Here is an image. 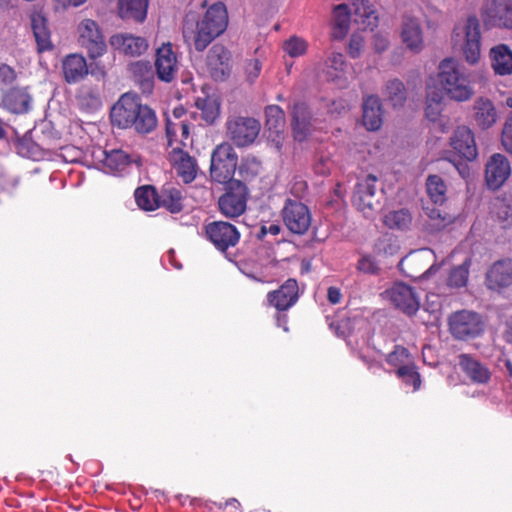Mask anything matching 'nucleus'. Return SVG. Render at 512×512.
Wrapping results in <instances>:
<instances>
[{
    "label": "nucleus",
    "instance_id": "20e7f679",
    "mask_svg": "<svg viewBox=\"0 0 512 512\" xmlns=\"http://www.w3.org/2000/svg\"><path fill=\"white\" fill-rule=\"evenodd\" d=\"M238 165V155L228 142L218 144L211 153L209 173L211 180L224 184L233 178Z\"/></svg>",
    "mask_w": 512,
    "mask_h": 512
},
{
    "label": "nucleus",
    "instance_id": "412c9836",
    "mask_svg": "<svg viewBox=\"0 0 512 512\" xmlns=\"http://www.w3.org/2000/svg\"><path fill=\"white\" fill-rule=\"evenodd\" d=\"M401 39L406 48L413 53H420L424 49V33L419 19L411 16L403 17Z\"/></svg>",
    "mask_w": 512,
    "mask_h": 512
},
{
    "label": "nucleus",
    "instance_id": "680f3d73",
    "mask_svg": "<svg viewBox=\"0 0 512 512\" xmlns=\"http://www.w3.org/2000/svg\"><path fill=\"white\" fill-rule=\"evenodd\" d=\"M425 214L431 219V220H437L439 221V224L444 226L446 221V216L442 214V211L439 208H430L429 206L423 207Z\"/></svg>",
    "mask_w": 512,
    "mask_h": 512
},
{
    "label": "nucleus",
    "instance_id": "bf43d9fd",
    "mask_svg": "<svg viewBox=\"0 0 512 512\" xmlns=\"http://www.w3.org/2000/svg\"><path fill=\"white\" fill-rule=\"evenodd\" d=\"M443 101V91L437 89L436 87H427V96H426V103H432L442 106Z\"/></svg>",
    "mask_w": 512,
    "mask_h": 512
},
{
    "label": "nucleus",
    "instance_id": "774afa93",
    "mask_svg": "<svg viewBox=\"0 0 512 512\" xmlns=\"http://www.w3.org/2000/svg\"><path fill=\"white\" fill-rule=\"evenodd\" d=\"M388 40L382 36H375L374 45L377 52H382L388 48Z\"/></svg>",
    "mask_w": 512,
    "mask_h": 512
},
{
    "label": "nucleus",
    "instance_id": "423d86ee",
    "mask_svg": "<svg viewBox=\"0 0 512 512\" xmlns=\"http://www.w3.org/2000/svg\"><path fill=\"white\" fill-rule=\"evenodd\" d=\"M225 126L229 139L238 147L252 144L261 129V124L257 119L240 115L229 116Z\"/></svg>",
    "mask_w": 512,
    "mask_h": 512
},
{
    "label": "nucleus",
    "instance_id": "7ed1b4c3",
    "mask_svg": "<svg viewBox=\"0 0 512 512\" xmlns=\"http://www.w3.org/2000/svg\"><path fill=\"white\" fill-rule=\"evenodd\" d=\"M438 81L446 95L455 101L464 102L473 95L468 75L463 71L459 64L447 58L441 61L439 65Z\"/></svg>",
    "mask_w": 512,
    "mask_h": 512
},
{
    "label": "nucleus",
    "instance_id": "9b49d317",
    "mask_svg": "<svg viewBox=\"0 0 512 512\" xmlns=\"http://www.w3.org/2000/svg\"><path fill=\"white\" fill-rule=\"evenodd\" d=\"M208 240L221 252L235 247L240 241V232L235 225L226 221H213L204 226Z\"/></svg>",
    "mask_w": 512,
    "mask_h": 512
},
{
    "label": "nucleus",
    "instance_id": "4be33fe9",
    "mask_svg": "<svg viewBox=\"0 0 512 512\" xmlns=\"http://www.w3.org/2000/svg\"><path fill=\"white\" fill-rule=\"evenodd\" d=\"M483 13L494 25L512 28V0H486Z\"/></svg>",
    "mask_w": 512,
    "mask_h": 512
},
{
    "label": "nucleus",
    "instance_id": "0e129e2a",
    "mask_svg": "<svg viewBox=\"0 0 512 512\" xmlns=\"http://www.w3.org/2000/svg\"><path fill=\"white\" fill-rule=\"evenodd\" d=\"M497 215L503 221L512 223V209L507 207L505 204L500 203L497 207Z\"/></svg>",
    "mask_w": 512,
    "mask_h": 512
},
{
    "label": "nucleus",
    "instance_id": "4c0bfd02",
    "mask_svg": "<svg viewBox=\"0 0 512 512\" xmlns=\"http://www.w3.org/2000/svg\"><path fill=\"white\" fill-rule=\"evenodd\" d=\"M426 192L431 202L442 206L447 200V186L438 175H429L426 180Z\"/></svg>",
    "mask_w": 512,
    "mask_h": 512
},
{
    "label": "nucleus",
    "instance_id": "79ce46f5",
    "mask_svg": "<svg viewBox=\"0 0 512 512\" xmlns=\"http://www.w3.org/2000/svg\"><path fill=\"white\" fill-rule=\"evenodd\" d=\"M351 11L346 4H339L333 10L334 36L344 37L349 30Z\"/></svg>",
    "mask_w": 512,
    "mask_h": 512
},
{
    "label": "nucleus",
    "instance_id": "bb28decb",
    "mask_svg": "<svg viewBox=\"0 0 512 512\" xmlns=\"http://www.w3.org/2000/svg\"><path fill=\"white\" fill-rule=\"evenodd\" d=\"M183 200L182 189L171 183L163 185L159 192V207H164L172 214L180 213L183 210Z\"/></svg>",
    "mask_w": 512,
    "mask_h": 512
},
{
    "label": "nucleus",
    "instance_id": "5701e85b",
    "mask_svg": "<svg viewBox=\"0 0 512 512\" xmlns=\"http://www.w3.org/2000/svg\"><path fill=\"white\" fill-rule=\"evenodd\" d=\"M291 114L294 138L303 141L311 131V112L304 102H297L293 105Z\"/></svg>",
    "mask_w": 512,
    "mask_h": 512
},
{
    "label": "nucleus",
    "instance_id": "aec40b11",
    "mask_svg": "<svg viewBox=\"0 0 512 512\" xmlns=\"http://www.w3.org/2000/svg\"><path fill=\"white\" fill-rule=\"evenodd\" d=\"M464 30L465 43L463 45V54L467 62L474 64L479 60L481 53V30L477 17H468Z\"/></svg>",
    "mask_w": 512,
    "mask_h": 512
},
{
    "label": "nucleus",
    "instance_id": "69168bd1",
    "mask_svg": "<svg viewBox=\"0 0 512 512\" xmlns=\"http://www.w3.org/2000/svg\"><path fill=\"white\" fill-rule=\"evenodd\" d=\"M327 298L331 304H338L342 298L340 289L334 286L329 287L327 291Z\"/></svg>",
    "mask_w": 512,
    "mask_h": 512
},
{
    "label": "nucleus",
    "instance_id": "e2e57ef3",
    "mask_svg": "<svg viewBox=\"0 0 512 512\" xmlns=\"http://www.w3.org/2000/svg\"><path fill=\"white\" fill-rule=\"evenodd\" d=\"M442 106L426 103L425 116L430 121H436L441 113Z\"/></svg>",
    "mask_w": 512,
    "mask_h": 512
},
{
    "label": "nucleus",
    "instance_id": "1a4fd4ad",
    "mask_svg": "<svg viewBox=\"0 0 512 512\" xmlns=\"http://www.w3.org/2000/svg\"><path fill=\"white\" fill-rule=\"evenodd\" d=\"M285 227L293 234L303 235L311 226L312 215L307 205L299 200L288 198L281 210Z\"/></svg>",
    "mask_w": 512,
    "mask_h": 512
},
{
    "label": "nucleus",
    "instance_id": "f03ea898",
    "mask_svg": "<svg viewBox=\"0 0 512 512\" xmlns=\"http://www.w3.org/2000/svg\"><path fill=\"white\" fill-rule=\"evenodd\" d=\"M110 119L113 126L121 129H134L138 134H149L157 127L155 111L143 104L134 93H124L112 106Z\"/></svg>",
    "mask_w": 512,
    "mask_h": 512
},
{
    "label": "nucleus",
    "instance_id": "f704fd0d",
    "mask_svg": "<svg viewBox=\"0 0 512 512\" xmlns=\"http://www.w3.org/2000/svg\"><path fill=\"white\" fill-rule=\"evenodd\" d=\"M81 110L94 112L102 106L100 92L97 86L82 85L76 95Z\"/></svg>",
    "mask_w": 512,
    "mask_h": 512
},
{
    "label": "nucleus",
    "instance_id": "2f4dec72",
    "mask_svg": "<svg viewBox=\"0 0 512 512\" xmlns=\"http://www.w3.org/2000/svg\"><path fill=\"white\" fill-rule=\"evenodd\" d=\"M147 9L148 0H118V14L123 20L143 22Z\"/></svg>",
    "mask_w": 512,
    "mask_h": 512
},
{
    "label": "nucleus",
    "instance_id": "6e6d98bb",
    "mask_svg": "<svg viewBox=\"0 0 512 512\" xmlns=\"http://www.w3.org/2000/svg\"><path fill=\"white\" fill-rule=\"evenodd\" d=\"M501 141L506 151L512 153V116H508L505 122Z\"/></svg>",
    "mask_w": 512,
    "mask_h": 512
},
{
    "label": "nucleus",
    "instance_id": "052dcab7",
    "mask_svg": "<svg viewBox=\"0 0 512 512\" xmlns=\"http://www.w3.org/2000/svg\"><path fill=\"white\" fill-rule=\"evenodd\" d=\"M217 507L218 509L223 510V512H242L241 504L235 498H230L225 503L218 504Z\"/></svg>",
    "mask_w": 512,
    "mask_h": 512
},
{
    "label": "nucleus",
    "instance_id": "8fccbe9b",
    "mask_svg": "<svg viewBox=\"0 0 512 512\" xmlns=\"http://www.w3.org/2000/svg\"><path fill=\"white\" fill-rule=\"evenodd\" d=\"M260 166V162L255 158H245L238 167V173L243 180L249 181L259 174Z\"/></svg>",
    "mask_w": 512,
    "mask_h": 512
},
{
    "label": "nucleus",
    "instance_id": "cd10ccee",
    "mask_svg": "<svg viewBox=\"0 0 512 512\" xmlns=\"http://www.w3.org/2000/svg\"><path fill=\"white\" fill-rule=\"evenodd\" d=\"M491 67L495 74H512V50L506 44H499L490 50Z\"/></svg>",
    "mask_w": 512,
    "mask_h": 512
},
{
    "label": "nucleus",
    "instance_id": "b1692460",
    "mask_svg": "<svg viewBox=\"0 0 512 512\" xmlns=\"http://www.w3.org/2000/svg\"><path fill=\"white\" fill-rule=\"evenodd\" d=\"M30 18L31 28L35 37L38 51L44 52L52 50L53 43L51 41V32L44 14L40 11H36L32 13Z\"/></svg>",
    "mask_w": 512,
    "mask_h": 512
},
{
    "label": "nucleus",
    "instance_id": "f257e3e1",
    "mask_svg": "<svg viewBox=\"0 0 512 512\" xmlns=\"http://www.w3.org/2000/svg\"><path fill=\"white\" fill-rule=\"evenodd\" d=\"M228 23L226 6L216 2L206 10L202 18L196 12H188L183 19L182 35L184 41L193 44L197 52H203L226 31Z\"/></svg>",
    "mask_w": 512,
    "mask_h": 512
},
{
    "label": "nucleus",
    "instance_id": "58836bf2",
    "mask_svg": "<svg viewBox=\"0 0 512 512\" xmlns=\"http://www.w3.org/2000/svg\"><path fill=\"white\" fill-rule=\"evenodd\" d=\"M383 223L389 229L406 230L412 224V215L406 208L391 210L384 215Z\"/></svg>",
    "mask_w": 512,
    "mask_h": 512
},
{
    "label": "nucleus",
    "instance_id": "ddd939ff",
    "mask_svg": "<svg viewBox=\"0 0 512 512\" xmlns=\"http://www.w3.org/2000/svg\"><path fill=\"white\" fill-rule=\"evenodd\" d=\"M395 308L408 316L419 310L420 301L413 287L405 283H396L386 291Z\"/></svg>",
    "mask_w": 512,
    "mask_h": 512
},
{
    "label": "nucleus",
    "instance_id": "72a5a7b5",
    "mask_svg": "<svg viewBox=\"0 0 512 512\" xmlns=\"http://www.w3.org/2000/svg\"><path fill=\"white\" fill-rule=\"evenodd\" d=\"M118 44L121 51L129 56H140L148 49V41L144 37L125 34L116 36L112 42Z\"/></svg>",
    "mask_w": 512,
    "mask_h": 512
},
{
    "label": "nucleus",
    "instance_id": "338daca9",
    "mask_svg": "<svg viewBox=\"0 0 512 512\" xmlns=\"http://www.w3.org/2000/svg\"><path fill=\"white\" fill-rule=\"evenodd\" d=\"M280 231H281V228L278 224H271L268 227L262 226L261 230H260L259 237L261 238L264 235H266L267 233L276 236L280 233Z\"/></svg>",
    "mask_w": 512,
    "mask_h": 512
},
{
    "label": "nucleus",
    "instance_id": "f3484780",
    "mask_svg": "<svg viewBox=\"0 0 512 512\" xmlns=\"http://www.w3.org/2000/svg\"><path fill=\"white\" fill-rule=\"evenodd\" d=\"M453 152L461 159L473 161L478 155L474 133L467 126H459L450 138Z\"/></svg>",
    "mask_w": 512,
    "mask_h": 512
},
{
    "label": "nucleus",
    "instance_id": "c03bdc74",
    "mask_svg": "<svg viewBox=\"0 0 512 512\" xmlns=\"http://www.w3.org/2000/svg\"><path fill=\"white\" fill-rule=\"evenodd\" d=\"M130 163L131 159L129 154L123 150H112L110 152H106V156L104 158L105 167L115 173L124 171Z\"/></svg>",
    "mask_w": 512,
    "mask_h": 512
},
{
    "label": "nucleus",
    "instance_id": "0eeeda50",
    "mask_svg": "<svg viewBox=\"0 0 512 512\" xmlns=\"http://www.w3.org/2000/svg\"><path fill=\"white\" fill-rule=\"evenodd\" d=\"M376 176L369 174L359 179L352 197L353 205L361 211L364 216L371 217L380 208L381 197L377 195Z\"/></svg>",
    "mask_w": 512,
    "mask_h": 512
},
{
    "label": "nucleus",
    "instance_id": "864d4df0",
    "mask_svg": "<svg viewBox=\"0 0 512 512\" xmlns=\"http://www.w3.org/2000/svg\"><path fill=\"white\" fill-rule=\"evenodd\" d=\"M261 69L262 64L258 59L254 58L247 60L244 67L247 81L253 83L259 77Z\"/></svg>",
    "mask_w": 512,
    "mask_h": 512
},
{
    "label": "nucleus",
    "instance_id": "f8f14e48",
    "mask_svg": "<svg viewBox=\"0 0 512 512\" xmlns=\"http://www.w3.org/2000/svg\"><path fill=\"white\" fill-rule=\"evenodd\" d=\"M78 41L84 47L90 58L96 59L106 51L104 36L96 21L84 19L78 25Z\"/></svg>",
    "mask_w": 512,
    "mask_h": 512
},
{
    "label": "nucleus",
    "instance_id": "c9c22d12",
    "mask_svg": "<svg viewBox=\"0 0 512 512\" xmlns=\"http://www.w3.org/2000/svg\"><path fill=\"white\" fill-rule=\"evenodd\" d=\"M130 72L134 80L140 84L143 92H151L153 89V70L148 61H136L130 65Z\"/></svg>",
    "mask_w": 512,
    "mask_h": 512
},
{
    "label": "nucleus",
    "instance_id": "a211bd4d",
    "mask_svg": "<svg viewBox=\"0 0 512 512\" xmlns=\"http://www.w3.org/2000/svg\"><path fill=\"white\" fill-rule=\"evenodd\" d=\"M299 298V287L295 279H287L278 289L267 294V301L277 311L283 312L291 308Z\"/></svg>",
    "mask_w": 512,
    "mask_h": 512
},
{
    "label": "nucleus",
    "instance_id": "603ef678",
    "mask_svg": "<svg viewBox=\"0 0 512 512\" xmlns=\"http://www.w3.org/2000/svg\"><path fill=\"white\" fill-rule=\"evenodd\" d=\"M410 353L407 348L401 345H396L394 350L386 356V362L395 367L406 365L409 360Z\"/></svg>",
    "mask_w": 512,
    "mask_h": 512
},
{
    "label": "nucleus",
    "instance_id": "c85d7f7f",
    "mask_svg": "<svg viewBox=\"0 0 512 512\" xmlns=\"http://www.w3.org/2000/svg\"><path fill=\"white\" fill-rule=\"evenodd\" d=\"M354 21L361 26V29L373 30L378 23V16L369 0L353 1Z\"/></svg>",
    "mask_w": 512,
    "mask_h": 512
},
{
    "label": "nucleus",
    "instance_id": "473e14b6",
    "mask_svg": "<svg viewBox=\"0 0 512 512\" xmlns=\"http://www.w3.org/2000/svg\"><path fill=\"white\" fill-rule=\"evenodd\" d=\"M4 107L12 113H24L29 109L30 95L24 88L12 87L2 98Z\"/></svg>",
    "mask_w": 512,
    "mask_h": 512
},
{
    "label": "nucleus",
    "instance_id": "9d476101",
    "mask_svg": "<svg viewBox=\"0 0 512 512\" xmlns=\"http://www.w3.org/2000/svg\"><path fill=\"white\" fill-rule=\"evenodd\" d=\"M205 64L207 72L214 81H225L232 73V53L223 44L216 43L209 49Z\"/></svg>",
    "mask_w": 512,
    "mask_h": 512
},
{
    "label": "nucleus",
    "instance_id": "4468645a",
    "mask_svg": "<svg viewBox=\"0 0 512 512\" xmlns=\"http://www.w3.org/2000/svg\"><path fill=\"white\" fill-rule=\"evenodd\" d=\"M155 69L157 77L163 82L170 83L176 78L179 62L170 42L163 43L156 50Z\"/></svg>",
    "mask_w": 512,
    "mask_h": 512
},
{
    "label": "nucleus",
    "instance_id": "dca6fc26",
    "mask_svg": "<svg viewBox=\"0 0 512 512\" xmlns=\"http://www.w3.org/2000/svg\"><path fill=\"white\" fill-rule=\"evenodd\" d=\"M486 286L489 290L501 292L512 286V259L494 262L486 273Z\"/></svg>",
    "mask_w": 512,
    "mask_h": 512
},
{
    "label": "nucleus",
    "instance_id": "a18cd8bd",
    "mask_svg": "<svg viewBox=\"0 0 512 512\" xmlns=\"http://www.w3.org/2000/svg\"><path fill=\"white\" fill-rule=\"evenodd\" d=\"M346 63L342 53H332L327 61L326 74L328 79L333 82L342 80L345 74Z\"/></svg>",
    "mask_w": 512,
    "mask_h": 512
},
{
    "label": "nucleus",
    "instance_id": "37998d69",
    "mask_svg": "<svg viewBox=\"0 0 512 512\" xmlns=\"http://www.w3.org/2000/svg\"><path fill=\"white\" fill-rule=\"evenodd\" d=\"M267 129L275 134H279L285 125V113L278 105H269L265 109Z\"/></svg>",
    "mask_w": 512,
    "mask_h": 512
},
{
    "label": "nucleus",
    "instance_id": "5fc2aeb1",
    "mask_svg": "<svg viewBox=\"0 0 512 512\" xmlns=\"http://www.w3.org/2000/svg\"><path fill=\"white\" fill-rule=\"evenodd\" d=\"M17 79L16 71L5 63H0V83L11 85Z\"/></svg>",
    "mask_w": 512,
    "mask_h": 512
},
{
    "label": "nucleus",
    "instance_id": "a878e982",
    "mask_svg": "<svg viewBox=\"0 0 512 512\" xmlns=\"http://www.w3.org/2000/svg\"><path fill=\"white\" fill-rule=\"evenodd\" d=\"M459 365L465 375L475 383H487L491 377L489 369L468 354L459 356Z\"/></svg>",
    "mask_w": 512,
    "mask_h": 512
},
{
    "label": "nucleus",
    "instance_id": "13d9d810",
    "mask_svg": "<svg viewBox=\"0 0 512 512\" xmlns=\"http://www.w3.org/2000/svg\"><path fill=\"white\" fill-rule=\"evenodd\" d=\"M358 269L368 274H377L379 268L371 257L364 256L358 262Z\"/></svg>",
    "mask_w": 512,
    "mask_h": 512
},
{
    "label": "nucleus",
    "instance_id": "e433bc0d",
    "mask_svg": "<svg viewBox=\"0 0 512 512\" xmlns=\"http://www.w3.org/2000/svg\"><path fill=\"white\" fill-rule=\"evenodd\" d=\"M138 207L145 211L159 208V192L152 185L138 187L134 193Z\"/></svg>",
    "mask_w": 512,
    "mask_h": 512
},
{
    "label": "nucleus",
    "instance_id": "6ab92c4d",
    "mask_svg": "<svg viewBox=\"0 0 512 512\" xmlns=\"http://www.w3.org/2000/svg\"><path fill=\"white\" fill-rule=\"evenodd\" d=\"M511 172L508 159L499 153L493 154L486 164L485 180L490 189L500 188Z\"/></svg>",
    "mask_w": 512,
    "mask_h": 512
},
{
    "label": "nucleus",
    "instance_id": "2eb2a0df",
    "mask_svg": "<svg viewBox=\"0 0 512 512\" xmlns=\"http://www.w3.org/2000/svg\"><path fill=\"white\" fill-rule=\"evenodd\" d=\"M168 160L177 176L185 183L193 182L198 173L196 159L180 146L172 147L168 152Z\"/></svg>",
    "mask_w": 512,
    "mask_h": 512
},
{
    "label": "nucleus",
    "instance_id": "393cba45",
    "mask_svg": "<svg viewBox=\"0 0 512 512\" xmlns=\"http://www.w3.org/2000/svg\"><path fill=\"white\" fill-rule=\"evenodd\" d=\"M362 120L370 131H376L382 126L383 111L379 97L371 95L364 99Z\"/></svg>",
    "mask_w": 512,
    "mask_h": 512
},
{
    "label": "nucleus",
    "instance_id": "ea45409f",
    "mask_svg": "<svg viewBox=\"0 0 512 512\" xmlns=\"http://www.w3.org/2000/svg\"><path fill=\"white\" fill-rule=\"evenodd\" d=\"M195 106L200 110L201 118L207 125L213 124L220 115V104L211 96L197 98Z\"/></svg>",
    "mask_w": 512,
    "mask_h": 512
},
{
    "label": "nucleus",
    "instance_id": "4d7b16f0",
    "mask_svg": "<svg viewBox=\"0 0 512 512\" xmlns=\"http://www.w3.org/2000/svg\"><path fill=\"white\" fill-rule=\"evenodd\" d=\"M364 46V39L360 35H352L349 40L348 53L352 58H358L361 55Z\"/></svg>",
    "mask_w": 512,
    "mask_h": 512
},
{
    "label": "nucleus",
    "instance_id": "c756f323",
    "mask_svg": "<svg viewBox=\"0 0 512 512\" xmlns=\"http://www.w3.org/2000/svg\"><path fill=\"white\" fill-rule=\"evenodd\" d=\"M63 74L67 83L79 82L88 74L85 58L78 54L68 55L63 60Z\"/></svg>",
    "mask_w": 512,
    "mask_h": 512
},
{
    "label": "nucleus",
    "instance_id": "09e8293b",
    "mask_svg": "<svg viewBox=\"0 0 512 512\" xmlns=\"http://www.w3.org/2000/svg\"><path fill=\"white\" fill-rule=\"evenodd\" d=\"M396 375L402 379L406 385L413 386L414 391L418 390L421 386V377L415 365L400 366L396 371Z\"/></svg>",
    "mask_w": 512,
    "mask_h": 512
},
{
    "label": "nucleus",
    "instance_id": "39448f33",
    "mask_svg": "<svg viewBox=\"0 0 512 512\" xmlns=\"http://www.w3.org/2000/svg\"><path fill=\"white\" fill-rule=\"evenodd\" d=\"M225 192L218 199V208L222 215L235 219L243 215L247 208L249 190L241 180L224 183Z\"/></svg>",
    "mask_w": 512,
    "mask_h": 512
},
{
    "label": "nucleus",
    "instance_id": "3c124183",
    "mask_svg": "<svg viewBox=\"0 0 512 512\" xmlns=\"http://www.w3.org/2000/svg\"><path fill=\"white\" fill-rule=\"evenodd\" d=\"M283 49L290 57H299L305 54L307 43L304 39L293 36L284 42Z\"/></svg>",
    "mask_w": 512,
    "mask_h": 512
},
{
    "label": "nucleus",
    "instance_id": "7c9ffc66",
    "mask_svg": "<svg viewBox=\"0 0 512 512\" xmlns=\"http://www.w3.org/2000/svg\"><path fill=\"white\" fill-rule=\"evenodd\" d=\"M474 119L482 129L492 127L497 121V111L493 102L487 98L480 97L474 103Z\"/></svg>",
    "mask_w": 512,
    "mask_h": 512
},
{
    "label": "nucleus",
    "instance_id": "49530a36",
    "mask_svg": "<svg viewBox=\"0 0 512 512\" xmlns=\"http://www.w3.org/2000/svg\"><path fill=\"white\" fill-rule=\"evenodd\" d=\"M386 95L394 107L401 106L406 100V89L399 79L390 80L386 84Z\"/></svg>",
    "mask_w": 512,
    "mask_h": 512
},
{
    "label": "nucleus",
    "instance_id": "6e6552de",
    "mask_svg": "<svg viewBox=\"0 0 512 512\" xmlns=\"http://www.w3.org/2000/svg\"><path fill=\"white\" fill-rule=\"evenodd\" d=\"M449 331L458 340L475 338L483 332L481 316L473 311L460 310L452 313L448 319Z\"/></svg>",
    "mask_w": 512,
    "mask_h": 512
},
{
    "label": "nucleus",
    "instance_id": "a19ab883",
    "mask_svg": "<svg viewBox=\"0 0 512 512\" xmlns=\"http://www.w3.org/2000/svg\"><path fill=\"white\" fill-rule=\"evenodd\" d=\"M190 127L184 121L173 123L167 121L166 123V137L168 139V146L173 147L174 143L179 142L180 146H185V141L189 138Z\"/></svg>",
    "mask_w": 512,
    "mask_h": 512
},
{
    "label": "nucleus",
    "instance_id": "de8ad7c7",
    "mask_svg": "<svg viewBox=\"0 0 512 512\" xmlns=\"http://www.w3.org/2000/svg\"><path fill=\"white\" fill-rule=\"evenodd\" d=\"M470 261L466 260L463 264L451 269L447 285L454 288L464 287L467 284L469 276Z\"/></svg>",
    "mask_w": 512,
    "mask_h": 512
}]
</instances>
